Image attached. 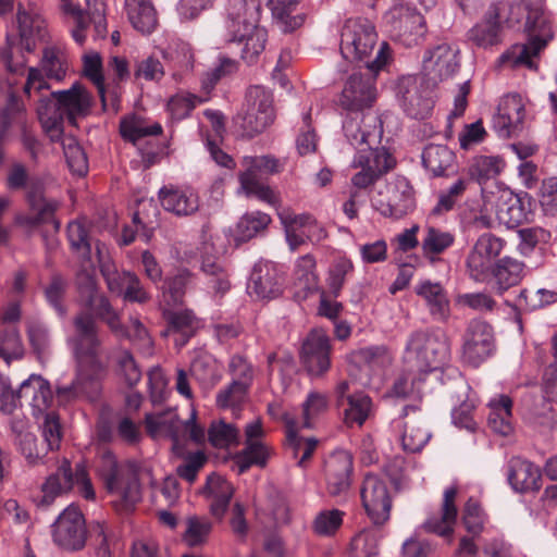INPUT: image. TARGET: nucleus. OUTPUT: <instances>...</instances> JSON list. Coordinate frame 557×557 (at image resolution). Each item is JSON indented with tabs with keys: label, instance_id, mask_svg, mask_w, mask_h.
<instances>
[{
	"label": "nucleus",
	"instance_id": "nucleus-1",
	"mask_svg": "<svg viewBox=\"0 0 557 557\" xmlns=\"http://www.w3.org/2000/svg\"><path fill=\"white\" fill-rule=\"evenodd\" d=\"M70 343L77 362L76 376L70 385L57 388L58 401L65 405L79 398L95 400L108 374V362L102 358V342L89 314L75 319Z\"/></svg>",
	"mask_w": 557,
	"mask_h": 557
},
{
	"label": "nucleus",
	"instance_id": "nucleus-2",
	"mask_svg": "<svg viewBox=\"0 0 557 557\" xmlns=\"http://www.w3.org/2000/svg\"><path fill=\"white\" fill-rule=\"evenodd\" d=\"M515 8L527 12L525 32L528 33V41L513 45L500 55L499 62L512 69L525 66L532 70L536 67L533 59L553 38L552 26L542 8L541 0H520L516 4H509L504 0L493 2L487 9L483 22L492 24L500 30L503 23L511 21L507 13L512 12Z\"/></svg>",
	"mask_w": 557,
	"mask_h": 557
},
{
	"label": "nucleus",
	"instance_id": "nucleus-3",
	"mask_svg": "<svg viewBox=\"0 0 557 557\" xmlns=\"http://www.w3.org/2000/svg\"><path fill=\"white\" fill-rule=\"evenodd\" d=\"M261 0H228L227 32L230 41L242 45L240 57L249 65L257 62L268 40L260 25Z\"/></svg>",
	"mask_w": 557,
	"mask_h": 557
},
{
	"label": "nucleus",
	"instance_id": "nucleus-4",
	"mask_svg": "<svg viewBox=\"0 0 557 557\" xmlns=\"http://www.w3.org/2000/svg\"><path fill=\"white\" fill-rule=\"evenodd\" d=\"M90 98L86 90L74 84L67 90L51 91L48 96L40 95L37 115L42 128L52 140L63 133V122L67 119L74 123L77 116L88 113Z\"/></svg>",
	"mask_w": 557,
	"mask_h": 557
},
{
	"label": "nucleus",
	"instance_id": "nucleus-5",
	"mask_svg": "<svg viewBox=\"0 0 557 557\" xmlns=\"http://www.w3.org/2000/svg\"><path fill=\"white\" fill-rule=\"evenodd\" d=\"M457 495V486L445 488L440 510L430 513L416 532L403 543V557H430L434 553L435 544L431 540L423 537L420 534L421 531L435 534L451 542L458 517Z\"/></svg>",
	"mask_w": 557,
	"mask_h": 557
},
{
	"label": "nucleus",
	"instance_id": "nucleus-6",
	"mask_svg": "<svg viewBox=\"0 0 557 557\" xmlns=\"http://www.w3.org/2000/svg\"><path fill=\"white\" fill-rule=\"evenodd\" d=\"M377 38L375 26L369 18H348L341 33V53L348 61H364L368 70L376 74L391 57V48L384 41L380 45L375 59L369 60Z\"/></svg>",
	"mask_w": 557,
	"mask_h": 557
},
{
	"label": "nucleus",
	"instance_id": "nucleus-7",
	"mask_svg": "<svg viewBox=\"0 0 557 557\" xmlns=\"http://www.w3.org/2000/svg\"><path fill=\"white\" fill-rule=\"evenodd\" d=\"M450 356V344L445 331L429 327L411 332L406 341L403 361L409 371L430 373L441 369Z\"/></svg>",
	"mask_w": 557,
	"mask_h": 557
},
{
	"label": "nucleus",
	"instance_id": "nucleus-8",
	"mask_svg": "<svg viewBox=\"0 0 557 557\" xmlns=\"http://www.w3.org/2000/svg\"><path fill=\"white\" fill-rule=\"evenodd\" d=\"M53 400L50 383L41 375L32 374L18 389H13L7 380L0 381V411L12 414L26 403L34 416L45 412Z\"/></svg>",
	"mask_w": 557,
	"mask_h": 557
},
{
	"label": "nucleus",
	"instance_id": "nucleus-9",
	"mask_svg": "<svg viewBox=\"0 0 557 557\" xmlns=\"http://www.w3.org/2000/svg\"><path fill=\"white\" fill-rule=\"evenodd\" d=\"M74 487L78 494L86 500L96 498L86 465L82 461L72 467L67 459H64L57 468L55 472L50 474L41 486L42 496L39 505L48 507L53 504L57 497L70 493Z\"/></svg>",
	"mask_w": 557,
	"mask_h": 557
},
{
	"label": "nucleus",
	"instance_id": "nucleus-10",
	"mask_svg": "<svg viewBox=\"0 0 557 557\" xmlns=\"http://www.w3.org/2000/svg\"><path fill=\"white\" fill-rule=\"evenodd\" d=\"M28 210L16 216V223L28 231L39 230L42 237L60 231V221L55 212L60 207L59 201L45 197L44 182H33L26 194Z\"/></svg>",
	"mask_w": 557,
	"mask_h": 557
},
{
	"label": "nucleus",
	"instance_id": "nucleus-11",
	"mask_svg": "<svg viewBox=\"0 0 557 557\" xmlns=\"http://www.w3.org/2000/svg\"><path fill=\"white\" fill-rule=\"evenodd\" d=\"M273 97L263 87L251 86L245 96V103L236 116V123L244 135L253 137L262 133L274 121Z\"/></svg>",
	"mask_w": 557,
	"mask_h": 557
},
{
	"label": "nucleus",
	"instance_id": "nucleus-12",
	"mask_svg": "<svg viewBox=\"0 0 557 557\" xmlns=\"http://www.w3.org/2000/svg\"><path fill=\"white\" fill-rule=\"evenodd\" d=\"M371 203L384 218L401 219L416 207L413 187L405 176L397 175L376 190Z\"/></svg>",
	"mask_w": 557,
	"mask_h": 557
},
{
	"label": "nucleus",
	"instance_id": "nucleus-13",
	"mask_svg": "<svg viewBox=\"0 0 557 557\" xmlns=\"http://www.w3.org/2000/svg\"><path fill=\"white\" fill-rule=\"evenodd\" d=\"M495 351L493 327L485 321L472 319L462 335V360L473 367H480Z\"/></svg>",
	"mask_w": 557,
	"mask_h": 557
},
{
	"label": "nucleus",
	"instance_id": "nucleus-14",
	"mask_svg": "<svg viewBox=\"0 0 557 557\" xmlns=\"http://www.w3.org/2000/svg\"><path fill=\"white\" fill-rule=\"evenodd\" d=\"M52 540L60 548L69 552L82 550L87 541L84 515L75 505L66 507L52 524Z\"/></svg>",
	"mask_w": 557,
	"mask_h": 557
},
{
	"label": "nucleus",
	"instance_id": "nucleus-15",
	"mask_svg": "<svg viewBox=\"0 0 557 557\" xmlns=\"http://www.w3.org/2000/svg\"><path fill=\"white\" fill-rule=\"evenodd\" d=\"M354 166L360 171L351 177L352 186L366 189L395 166V159L384 148L360 149L355 156Z\"/></svg>",
	"mask_w": 557,
	"mask_h": 557
},
{
	"label": "nucleus",
	"instance_id": "nucleus-16",
	"mask_svg": "<svg viewBox=\"0 0 557 557\" xmlns=\"http://www.w3.org/2000/svg\"><path fill=\"white\" fill-rule=\"evenodd\" d=\"M360 496L362 506L373 524L382 525L389 519L392 496L387 482L382 476L367 474L361 485Z\"/></svg>",
	"mask_w": 557,
	"mask_h": 557
},
{
	"label": "nucleus",
	"instance_id": "nucleus-17",
	"mask_svg": "<svg viewBox=\"0 0 557 557\" xmlns=\"http://www.w3.org/2000/svg\"><path fill=\"white\" fill-rule=\"evenodd\" d=\"M376 99L375 78L354 73L347 79L338 99L339 108L349 114L367 113Z\"/></svg>",
	"mask_w": 557,
	"mask_h": 557
},
{
	"label": "nucleus",
	"instance_id": "nucleus-18",
	"mask_svg": "<svg viewBox=\"0 0 557 557\" xmlns=\"http://www.w3.org/2000/svg\"><path fill=\"white\" fill-rule=\"evenodd\" d=\"M458 54V48L447 42L428 50L423 57V73L428 82L436 85L451 77L459 67Z\"/></svg>",
	"mask_w": 557,
	"mask_h": 557
},
{
	"label": "nucleus",
	"instance_id": "nucleus-19",
	"mask_svg": "<svg viewBox=\"0 0 557 557\" xmlns=\"http://www.w3.org/2000/svg\"><path fill=\"white\" fill-rule=\"evenodd\" d=\"M331 339L325 331L312 330L301 348V362L310 375L324 374L331 367Z\"/></svg>",
	"mask_w": 557,
	"mask_h": 557
},
{
	"label": "nucleus",
	"instance_id": "nucleus-20",
	"mask_svg": "<svg viewBox=\"0 0 557 557\" xmlns=\"http://www.w3.org/2000/svg\"><path fill=\"white\" fill-rule=\"evenodd\" d=\"M525 109L519 95L505 96L492 119V128L500 138H510L522 131Z\"/></svg>",
	"mask_w": 557,
	"mask_h": 557
},
{
	"label": "nucleus",
	"instance_id": "nucleus-21",
	"mask_svg": "<svg viewBox=\"0 0 557 557\" xmlns=\"http://www.w3.org/2000/svg\"><path fill=\"white\" fill-rule=\"evenodd\" d=\"M326 491L333 496H346L351 485L354 471L352 456L341 449L329 456L324 465Z\"/></svg>",
	"mask_w": 557,
	"mask_h": 557
},
{
	"label": "nucleus",
	"instance_id": "nucleus-22",
	"mask_svg": "<svg viewBox=\"0 0 557 557\" xmlns=\"http://www.w3.org/2000/svg\"><path fill=\"white\" fill-rule=\"evenodd\" d=\"M379 117L370 112L361 114L346 113L343 123L345 137L358 151L360 149H373L377 137L381 135Z\"/></svg>",
	"mask_w": 557,
	"mask_h": 557
},
{
	"label": "nucleus",
	"instance_id": "nucleus-23",
	"mask_svg": "<svg viewBox=\"0 0 557 557\" xmlns=\"http://www.w3.org/2000/svg\"><path fill=\"white\" fill-rule=\"evenodd\" d=\"M417 411V407L406 406L401 416L392 423L394 429L403 430L401 445L408 453L420 451L431 437Z\"/></svg>",
	"mask_w": 557,
	"mask_h": 557
},
{
	"label": "nucleus",
	"instance_id": "nucleus-24",
	"mask_svg": "<svg viewBox=\"0 0 557 557\" xmlns=\"http://www.w3.org/2000/svg\"><path fill=\"white\" fill-rule=\"evenodd\" d=\"M337 409L344 425L348 429L362 428L375 412L372 398L362 391L351 393V397L343 400Z\"/></svg>",
	"mask_w": 557,
	"mask_h": 557
},
{
	"label": "nucleus",
	"instance_id": "nucleus-25",
	"mask_svg": "<svg viewBox=\"0 0 557 557\" xmlns=\"http://www.w3.org/2000/svg\"><path fill=\"white\" fill-rule=\"evenodd\" d=\"M394 29L398 40L406 47L421 44L426 34V23L423 15L410 7H401L398 10V18Z\"/></svg>",
	"mask_w": 557,
	"mask_h": 557
},
{
	"label": "nucleus",
	"instance_id": "nucleus-26",
	"mask_svg": "<svg viewBox=\"0 0 557 557\" xmlns=\"http://www.w3.org/2000/svg\"><path fill=\"white\" fill-rule=\"evenodd\" d=\"M401 94V104L408 116L417 120L428 117L434 107L432 91L428 86L409 79Z\"/></svg>",
	"mask_w": 557,
	"mask_h": 557
},
{
	"label": "nucleus",
	"instance_id": "nucleus-27",
	"mask_svg": "<svg viewBox=\"0 0 557 557\" xmlns=\"http://www.w3.org/2000/svg\"><path fill=\"white\" fill-rule=\"evenodd\" d=\"M508 482L519 493L539 491L541 488V472L534 463L520 457H512L508 462Z\"/></svg>",
	"mask_w": 557,
	"mask_h": 557
},
{
	"label": "nucleus",
	"instance_id": "nucleus-28",
	"mask_svg": "<svg viewBox=\"0 0 557 557\" xmlns=\"http://www.w3.org/2000/svg\"><path fill=\"white\" fill-rule=\"evenodd\" d=\"M166 321V333L175 335V345L185 346L199 329V320L190 309L162 311Z\"/></svg>",
	"mask_w": 557,
	"mask_h": 557
},
{
	"label": "nucleus",
	"instance_id": "nucleus-29",
	"mask_svg": "<svg viewBox=\"0 0 557 557\" xmlns=\"http://www.w3.org/2000/svg\"><path fill=\"white\" fill-rule=\"evenodd\" d=\"M158 196L162 208L178 216L190 215L199 208L198 196L190 189H182L173 185L163 186Z\"/></svg>",
	"mask_w": 557,
	"mask_h": 557
},
{
	"label": "nucleus",
	"instance_id": "nucleus-30",
	"mask_svg": "<svg viewBox=\"0 0 557 557\" xmlns=\"http://www.w3.org/2000/svg\"><path fill=\"white\" fill-rule=\"evenodd\" d=\"M247 292L256 299H273L282 293L275 273L268 264H256L247 283Z\"/></svg>",
	"mask_w": 557,
	"mask_h": 557
},
{
	"label": "nucleus",
	"instance_id": "nucleus-31",
	"mask_svg": "<svg viewBox=\"0 0 557 557\" xmlns=\"http://www.w3.org/2000/svg\"><path fill=\"white\" fill-rule=\"evenodd\" d=\"M414 292L425 301L430 314L435 320H447L449 317V299L442 284L430 280L421 281L416 285Z\"/></svg>",
	"mask_w": 557,
	"mask_h": 557
},
{
	"label": "nucleus",
	"instance_id": "nucleus-32",
	"mask_svg": "<svg viewBox=\"0 0 557 557\" xmlns=\"http://www.w3.org/2000/svg\"><path fill=\"white\" fill-rule=\"evenodd\" d=\"M82 306L85 310L78 312L74 319H76L82 313H87L96 322V319L104 322L112 332H116L122 330V323L119 313L112 307L110 300L99 292L94 294L92 296L83 300ZM75 320H73L74 322ZM96 329L98 330L97 323ZM99 336V333L97 332Z\"/></svg>",
	"mask_w": 557,
	"mask_h": 557
},
{
	"label": "nucleus",
	"instance_id": "nucleus-33",
	"mask_svg": "<svg viewBox=\"0 0 557 557\" xmlns=\"http://www.w3.org/2000/svg\"><path fill=\"white\" fill-rule=\"evenodd\" d=\"M205 492L211 498V515L222 520L234 495L233 485L221 475L212 473L207 478Z\"/></svg>",
	"mask_w": 557,
	"mask_h": 557
},
{
	"label": "nucleus",
	"instance_id": "nucleus-34",
	"mask_svg": "<svg viewBox=\"0 0 557 557\" xmlns=\"http://www.w3.org/2000/svg\"><path fill=\"white\" fill-rule=\"evenodd\" d=\"M287 446L297 465L301 468L307 466L318 446L315 437H304L298 434V422L294 418L285 417Z\"/></svg>",
	"mask_w": 557,
	"mask_h": 557
},
{
	"label": "nucleus",
	"instance_id": "nucleus-35",
	"mask_svg": "<svg viewBox=\"0 0 557 557\" xmlns=\"http://www.w3.org/2000/svg\"><path fill=\"white\" fill-rule=\"evenodd\" d=\"M191 282V274L184 270L176 275L166 277L161 286L159 306L162 311L184 304L186 289Z\"/></svg>",
	"mask_w": 557,
	"mask_h": 557
},
{
	"label": "nucleus",
	"instance_id": "nucleus-36",
	"mask_svg": "<svg viewBox=\"0 0 557 557\" xmlns=\"http://www.w3.org/2000/svg\"><path fill=\"white\" fill-rule=\"evenodd\" d=\"M524 264L513 258L505 257L494 267L492 276L495 280L496 293L502 295L510 287L518 285L523 277Z\"/></svg>",
	"mask_w": 557,
	"mask_h": 557
},
{
	"label": "nucleus",
	"instance_id": "nucleus-37",
	"mask_svg": "<svg viewBox=\"0 0 557 557\" xmlns=\"http://www.w3.org/2000/svg\"><path fill=\"white\" fill-rule=\"evenodd\" d=\"M488 426L500 435H508L512 431V399L507 395H499L488 403Z\"/></svg>",
	"mask_w": 557,
	"mask_h": 557
},
{
	"label": "nucleus",
	"instance_id": "nucleus-38",
	"mask_svg": "<svg viewBox=\"0 0 557 557\" xmlns=\"http://www.w3.org/2000/svg\"><path fill=\"white\" fill-rule=\"evenodd\" d=\"M125 9L133 27L150 34L157 25L156 10L150 0H125Z\"/></svg>",
	"mask_w": 557,
	"mask_h": 557
},
{
	"label": "nucleus",
	"instance_id": "nucleus-39",
	"mask_svg": "<svg viewBox=\"0 0 557 557\" xmlns=\"http://www.w3.org/2000/svg\"><path fill=\"white\" fill-rule=\"evenodd\" d=\"M455 153L445 145H428L422 152V163L434 176H443L453 168Z\"/></svg>",
	"mask_w": 557,
	"mask_h": 557
},
{
	"label": "nucleus",
	"instance_id": "nucleus-40",
	"mask_svg": "<svg viewBox=\"0 0 557 557\" xmlns=\"http://www.w3.org/2000/svg\"><path fill=\"white\" fill-rule=\"evenodd\" d=\"M271 454L272 448L262 441L245 443V448L235 457L238 472L245 473L252 466L265 467Z\"/></svg>",
	"mask_w": 557,
	"mask_h": 557
},
{
	"label": "nucleus",
	"instance_id": "nucleus-41",
	"mask_svg": "<svg viewBox=\"0 0 557 557\" xmlns=\"http://www.w3.org/2000/svg\"><path fill=\"white\" fill-rule=\"evenodd\" d=\"M470 184L471 178L467 176L458 177L450 186L440 191L437 202L431 213L433 215H442L454 210L461 201Z\"/></svg>",
	"mask_w": 557,
	"mask_h": 557
},
{
	"label": "nucleus",
	"instance_id": "nucleus-42",
	"mask_svg": "<svg viewBox=\"0 0 557 557\" xmlns=\"http://www.w3.org/2000/svg\"><path fill=\"white\" fill-rule=\"evenodd\" d=\"M354 271L355 267L352 261L345 256L336 257L332 261L327 271L326 284L333 297L337 298L341 295L343 287L347 280L354 274Z\"/></svg>",
	"mask_w": 557,
	"mask_h": 557
},
{
	"label": "nucleus",
	"instance_id": "nucleus-43",
	"mask_svg": "<svg viewBox=\"0 0 557 557\" xmlns=\"http://www.w3.org/2000/svg\"><path fill=\"white\" fill-rule=\"evenodd\" d=\"M96 472L103 481L107 491L119 487V480L124 475L115 455L111 450H103L96 461Z\"/></svg>",
	"mask_w": 557,
	"mask_h": 557
},
{
	"label": "nucleus",
	"instance_id": "nucleus-44",
	"mask_svg": "<svg viewBox=\"0 0 557 557\" xmlns=\"http://www.w3.org/2000/svg\"><path fill=\"white\" fill-rule=\"evenodd\" d=\"M504 168L505 162L498 156H478L469 166V178L486 182L498 176Z\"/></svg>",
	"mask_w": 557,
	"mask_h": 557
},
{
	"label": "nucleus",
	"instance_id": "nucleus-45",
	"mask_svg": "<svg viewBox=\"0 0 557 557\" xmlns=\"http://www.w3.org/2000/svg\"><path fill=\"white\" fill-rule=\"evenodd\" d=\"M24 357V346L15 325H4L0 331V358L8 364Z\"/></svg>",
	"mask_w": 557,
	"mask_h": 557
},
{
	"label": "nucleus",
	"instance_id": "nucleus-46",
	"mask_svg": "<svg viewBox=\"0 0 557 557\" xmlns=\"http://www.w3.org/2000/svg\"><path fill=\"white\" fill-rule=\"evenodd\" d=\"M299 0H271V10L274 18L284 25L285 32H292L300 27L305 21L297 13Z\"/></svg>",
	"mask_w": 557,
	"mask_h": 557
},
{
	"label": "nucleus",
	"instance_id": "nucleus-47",
	"mask_svg": "<svg viewBox=\"0 0 557 557\" xmlns=\"http://www.w3.org/2000/svg\"><path fill=\"white\" fill-rule=\"evenodd\" d=\"M455 243V236L446 231L435 226H428L425 235L421 243V248L425 257L431 258L443 253Z\"/></svg>",
	"mask_w": 557,
	"mask_h": 557
},
{
	"label": "nucleus",
	"instance_id": "nucleus-48",
	"mask_svg": "<svg viewBox=\"0 0 557 557\" xmlns=\"http://www.w3.org/2000/svg\"><path fill=\"white\" fill-rule=\"evenodd\" d=\"M201 270L208 276L209 287L216 294L224 295L230 289L228 273L216 258L205 257Z\"/></svg>",
	"mask_w": 557,
	"mask_h": 557
},
{
	"label": "nucleus",
	"instance_id": "nucleus-49",
	"mask_svg": "<svg viewBox=\"0 0 557 557\" xmlns=\"http://www.w3.org/2000/svg\"><path fill=\"white\" fill-rule=\"evenodd\" d=\"M41 67L47 77L55 81L64 78L67 71L66 53L58 47H47L42 52Z\"/></svg>",
	"mask_w": 557,
	"mask_h": 557
},
{
	"label": "nucleus",
	"instance_id": "nucleus-50",
	"mask_svg": "<svg viewBox=\"0 0 557 557\" xmlns=\"http://www.w3.org/2000/svg\"><path fill=\"white\" fill-rule=\"evenodd\" d=\"M249 391V387L232 381L227 386L218 392L215 404L221 409L239 410L247 401Z\"/></svg>",
	"mask_w": 557,
	"mask_h": 557
},
{
	"label": "nucleus",
	"instance_id": "nucleus-51",
	"mask_svg": "<svg viewBox=\"0 0 557 557\" xmlns=\"http://www.w3.org/2000/svg\"><path fill=\"white\" fill-rule=\"evenodd\" d=\"M239 182L242 188L248 196H255L271 206H276L278 203V196L276 193L270 186L262 184L258 176L253 175L251 171H244L239 173Z\"/></svg>",
	"mask_w": 557,
	"mask_h": 557
},
{
	"label": "nucleus",
	"instance_id": "nucleus-52",
	"mask_svg": "<svg viewBox=\"0 0 557 557\" xmlns=\"http://www.w3.org/2000/svg\"><path fill=\"white\" fill-rule=\"evenodd\" d=\"M295 277L301 289L312 292L318 287L319 276L317 261L313 255L307 253L299 257L295 264Z\"/></svg>",
	"mask_w": 557,
	"mask_h": 557
},
{
	"label": "nucleus",
	"instance_id": "nucleus-53",
	"mask_svg": "<svg viewBox=\"0 0 557 557\" xmlns=\"http://www.w3.org/2000/svg\"><path fill=\"white\" fill-rule=\"evenodd\" d=\"M380 535L375 530H363L350 542L348 557H375L379 553Z\"/></svg>",
	"mask_w": 557,
	"mask_h": 557
},
{
	"label": "nucleus",
	"instance_id": "nucleus-54",
	"mask_svg": "<svg viewBox=\"0 0 557 557\" xmlns=\"http://www.w3.org/2000/svg\"><path fill=\"white\" fill-rule=\"evenodd\" d=\"M270 223L271 218L267 213L260 211L246 213L237 223V239L247 242L264 231Z\"/></svg>",
	"mask_w": 557,
	"mask_h": 557
},
{
	"label": "nucleus",
	"instance_id": "nucleus-55",
	"mask_svg": "<svg viewBox=\"0 0 557 557\" xmlns=\"http://www.w3.org/2000/svg\"><path fill=\"white\" fill-rule=\"evenodd\" d=\"M67 239L73 251L83 260L91 258L90 236L87 227L81 221H74L67 225Z\"/></svg>",
	"mask_w": 557,
	"mask_h": 557
},
{
	"label": "nucleus",
	"instance_id": "nucleus-56",
	"mask_svg": "<svg viewBox=\"0 0 557 557\" xmlns=\"http://www.w3.org/2000/svg\"><path fill=\"white\" fill-rule=\"evenodd\" d=\"M329 399L325 394L319 392H310L306 400L302 403V422L301 426L311 429L314 426L317 419L326 412Z\"/></svg>",
	"mask_w": 557,
	"mask_h": 557
},
{
	"label": "nucleus",
	"instance_id": "nucleus-57",
	"mask_svg": "<svg viewBox=\"0 0 557 557\" xmlns=\"http://www.w3.org/2000/svg\"><path fill=\"white\" fill-rule=\"evenodd\" d=\"M557 302V292L546 288H539L531 292L522 289L518 296V304L528 311H535Z\"/></svg>",
	"mask_w": 557,
	"mask_h": 557
},
{
	"label": "nucleus",
	"instance_id": "nucleus-58",
	"mask_svg": "<svg viewBox=\"0 0 557 557\" xmlns=\"http://www.w3.org/2000/svg\"><path fill=\"white\" fill-rule=\"evenodd\" d=\"M239 431L231 423L221 420L213 422L208 431V438L212 446L216 448H226L237 444Z\"/></svg>",
	"mask_w": 557,
	"mask_h": 557
},
{
	"label": "nucleus",
	"instance_id": "nucleus-59",
	"mask_svg": "<svg viewBox=\"0 0 557 557\" xmlns=\"http://www.w3.org/2000/svg\"><path fill=\"white\" fill-rule=\"evenodd\" d=\"M120 133L123 139L135 144L144 137L160 135L162 133V126L159 123L144 125L135 119H124L120 123Z\"/></svg>",
	"mask_w": 557,
	"mask_h": 557
},
{
	"label": "nucleus",
	"instance_id": "nucleus-60",
	"mask_svg": "<svg viewBox=\"0 0 557 557\" xmlns=\"http://www.w3.org/2000/svg\"><path fill=\"white\" fill-rule=\"evenodd\" d=\"M13 125L26 126V112L23 101L11 94L2 112L0 128L9 132Z\"/></svg>",
	"mask_w": 557,
	"mask_h": 557
},
{
	"label": "nucleus",
	"instance_id": "nucleus-61",
	"mask_svg": "<svg viewBox=\"0 0 557 557\" xmlns=\"http://www.w3.org/2000/svg\"><path fill=\"white\" fill-rule=\"evenodd\" d=\"M66 289L67 281L60 274H53L49 284L45 288V297L59 317H64L66 314V308L63 305Z\"/></svg>",
	"mask_w": 557,
	"mask_h": 557
},
{
	"label": "nucleus",
	"instance_id": "nucleus-62",
	"mask_svg": "<svg viewBox=\"0 0 557 557\" xmlns=\"http://www.w3.org/2000/svg\"><path fill=\"white\" fill-rule=\"evenodd\" d=\"M461 519L466 530L476 536L483 531L486 516L479 502L471 497L463 506Z\"/></svg>",
	"mask_w": 557,
	"mask_h": 557
},
{
	"label": "nucleus",
	"instance_id": "nucleus-63",
	"mask_svg": "<svg viewBox=\"0 0 557 557\" xmlns=\"http://www.w3.org/2000/svg\"><path fill=\"white\" fill-rule=\"evenodd\" d=\"M184 540L189 546H198L205 543L212 531V522L205 517H189Z\"/></svg>",
	"mask_w": 557,
	"mask_h": 557
},
{
	"label": "nucleus",
	"instance_id": "nucleus-64",
	"mask_svg": "<svg viewBox=\"0 0 557 557\" xmlns=\"http://www.w3.org/2000/svg\"><path fill=\"white\" fill-rule=\"evenodd\" d=\"M492 258L472 249L467 258V268L470 277L476 282L487 281L495 267Z\"/></svg>",
	"mask_w": 557,
	"mask_h": 557
}]
</instances>
